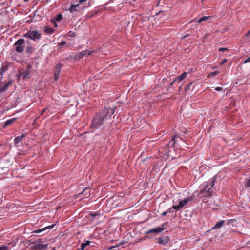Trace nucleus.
Listing matches in <instances>:
<instances>
[{"label": "nucleus", "mask_w": 250, "mask_h": 250, "mask_svg": "<svg viewBox=\"0 0 250 250\" xmlns=\"http://www.w3.org/2000/svg\"><path fill=\"white\" fill-rule=\"evenodd\" d=\"M116 111V107L105 108L97 113L93 117L91 122V128L98 129L101 127L108 119L111 120V116Z\"/></svg>", "instance_id": "f257e3e1"}, {"label": "nucleus", "mask_w": 250, "mask_h": 250, "mask_svg": "<svg viewBox=\"0 0 250 250\" xmlns=\"http://www.w3.org/2000/svg\"><path fill=\"white\" fill-rule=\"evenodd\" d=\"M216 179V175L213 176V178L209 179L208 181L203 183L201 186V192L207 196H210L213 192L212 187L214 185Z\"/></svg>", "instance_id": "f03ea898"}, {"label": "nucleus", "mask_w": 250, "mask_h": 250, "mask_svg": "<svg viewBox=\"0 0 250 250\" xmlns=\"http://www.w3.org/2000/svg\"><path fill=\"white\" fill-rule=\"evenodd\" d=\"M23 36L35 42H38L41 39L42 34L37 30H30L26 33Z\"/></svg>", "instance_id": "7ed1b4c3"}, {"label": "nucleus", "mask_w": 250, "mask_h": 250, "mask_svg": "<svg viewBox=\"0 0 250 250\" xmlns=\"http://www.w3.org/2000/svg\"><path fill=\"white\" fill-rule=\"evenodd\" d=\"M192 200L193 197L192 196L188 197L180 201L178 205H173L172 208L175 210H179Z\"/></svg>", "instance_id": "20e7f679"}, {"label": "nucleus", "mask_w": 250, "mask_h": 250, "mask_svg": "<svg viewBox=\"0 0 250 250\" xmlns=\"http://www.w3.org/2000/svg\"><path fill=\"white\" fill-rule=\"evenodd\" d=\"M24 43L25 40L23 39L18 40L14 44L15 51L18 53H22L24 49Z\"/></svg>", "instance_id": "39448f33"}, {"label": "nucleus", "mask_w": 250, "mask_h": 250, "mask_svg": "<svg viewBox=\"0 0 250 250\" xmlns=\"http://www.w3.org/2000/svg\"><path fill=\"white\" fill-rule=\"evenodd\" d=\"M182 140V138L178 135H174L172 136L171 141L167 144V147H172L176 143Z\"/></svg>", "instance_id": "423d86ee"}, {"label": "nucleus", "mask_w": 250, "mask_h": 250, "mask_svg": "<svg viewBox=\"0 0 250 250\" xmlns=\"http://www.w3.org/2000/svg\"><path fill=\"white\" fill-rule=\"evenodd\" d=\"M169 241V237L167 236L160 237L158 238L159 244L165 246Z\"/></svg>", "instance_id": "0eeeda50"}, {"label": "nucleus", "mask_w": 250, "mask_h": 250, "mask_svg": "<svg viewBox=\"0 0 250 250\" xmlns=\"http://www.w3.org/2000/svg\"><path fill=\"white\" fill-rule=\"evenodd\" d=\"M32 67L30 65H28L26 67V69L22 72L21 75L23 78H29L30 74L32 73Z\"/></svg>", "instance_id": "6e6552de"}, {"label": "nucleus", "mask_w": 250, "mask_h": 250, "mask_svg": "<svg viewBox=\"0 0 250 250\" xmlns=\"http://www.w3.org/2000/svg\"><path fill=\"white\" fill-rule=\"evenodd\" d=\"M83 9V7L81 6L79 4L75 5H72L69 8V11L71 13H73L74 12H80Z\"/></svg>", "instance_id": "1a4fd4ad"}, {"label": "nucleus", "mask_w": 250, "mask_h": 250, "mask_svg": "<svg viewBox=\"0 0 250 250\" xmlns=\"http://www.w3.org/2000/svg\"><path fill=\"white\" fill-rule=\"evenodd\" d=\"M92 52L91 51H88V50L83 51L77 55V56L76 57V58L80 59L82 58V57H84V56L91 55L92 54Z\"/></svg>", "instance_id": "9d476101"}, {"label": "nucleus", "mask_w": 250, "mask_h": 250, "mask_svg": "<svg viewBox=\"0 0 250 250\" xmlns=\"http://www.w3.org/2000/svg\"><path fill=\"white\" fill-rule=\"evenodd\" d=\"M8 70V66L7 65H1L0 70V81H1L3 76V74L5 72Z\"/></svg>", "instance_id": "9b49d317"}, {"label": "nucleus", "mask_w": 250, "mask_h": 250, "mask_svg": "<svg viewBox=\"0 0 250 250\" xmlns=\"http://www.w3.org/2000/svg\"><path fill=\"white\" fill-rule=\"evenodd\" d=\"M13 83V80H10L8 83H5L3 86H1L0 83V92H4L6 91L8 87L12 84Z\"/></svg>", "instance_id": "f8f14e48"}, {"label": "nucleus", "mask_w": 250, "mask_h": 250, "mask_svg": "<svg viewBox=\"0 0 250 250\" xmlns=\"http://www.w3.org/2000/svg\"><path fill=\"white\" fill-rule=\"evenodd\" d=\"M56 224H52V225H49V226H48L45 228H43L42 229H37L36 230H34L33 232V233H41L48 229H52L54 227V226H55Z\"/></svg>", "instance_id": "ddd939ff"}, {"label": "nucleus", "mask_w": 250, "mask_h": 250, "mask_svg": "<svg viewBox=\"0 0 250 250\" xmlns=\"http://www.w3.org/2000/svg\"><path fill=\"white\" fill-rule=\"evenodd\" d=\"M162 229L161 228H158V227L152 229H149V230L147 231L146 232V234H148L152 233H155L156 234H158L160 232L162 231Z\"/></svg>", "instance_id": "4468645a"}, {"label": "nucleus", "mask_w": 250, "mask_h": 250, "mask_svg": "<svg viewBox=\"0 0 250 250\" xmlns=\"http://www.w3.org/2000/svg\"><path fill=\"white\" fill-rule=\"evenodd\" d=\"M47 244H37L35 245V248L39 250H45L47 248Z\"/></svg>", "instance_id": "2eb2a0df"}, {"label": "nucleus", "mask_w": 250, "mask_h": 250, "mask_svg": "<svg viewBox=\"0 0 250 250\" xmlns=\"http://www.w3.org/2000/svg\"><path fill=\"white\" fill-rule=\"evenodd\" d=\"M187 75V73L185 72L183 73L181 75L176 77L175 79V82H177V83H178L180 81L185 79Z\"/></svg>", "instance_id": "dca6fc26"}, {"label": "nucleus", "mask_w": 250, "mask_h": 250, "mask_svg": "<svg viewBox=\"0 0 250 250\" xmlns=\"http://www.w3.org/2000/svg\"><path fill=\"white\" fill-rule=\"evenodd\" d=\"M225 221L221 220L218 222L212 228V229H216L221 228L224 224Z\"/></svg>", "instance_id": "f3484780"}, {"label": "nucleus", "mask_w": 250, "mask_h": 250, "mask_svg": "<svg viewBox=\"0 0 250 250\" xmlns=\"http://www.w3.org/2000/svg\"><path fill=\"white\" fill-rule=\"evenodd\" d=\"M44 31L45 33L48 34H51L54 32L53 29L49 26H45L44 29Z\"/></svg>", "instance_id": "a211bd4d"}, {"label": "nucleus", "mask_w": 250, "mask_h": 250, "mask_svg": "<svg viewBox=\"0 0 250 250\" xmlns=\"http://www.w3.org/2000/svg\"><path fill=\"white\" fill-rule=\"evenodd\" d=\"M16 120V118H12V119L7 120L5 122V123L3 125V127H6V126H7L9 125H10L11 124L13 123Z\"/></svg>", "instance_id": "6ab92c4d"}, {"label": "nucleus", "mask_w": 250, "mask_h": 250, "mask_svg": "<svg viewBox=\"0 0 250 250\" xmlns=\"http://www.w3.org/2000/svg\"><path fill=\"white\" fill-rule=\"evenodd\" d=\"M62 66V64L58 63L56 65V67L55 68L54 72L60 74L61 67Z\"/></svg>", "instance_id": "aec40b11"}, {"label": "nucleus", "mask_w": 250, "mask_h": 250, "mask_svg": "<svg viewBox=\"0 0 250 250\" xmlns=\"http://www.w3.org/2000/svg\"><path fill=\"white\" fill-rule=\"evenodd\" d=\"M90 243V242L89 241H86L81 245V249L83 250L84 248L88 245H89Z\"/></svg>", "instance_id": "412c9836"}, {"label": "nucleus", "mask_w": 250, "mask_h": 250, "mask_svg": "<svg viewBox=\"0 0 250 250\" xmlns=\"http://www.w3.org/2000/svg\"><path fill=\"white\" fill-rule=\"evenodd\" d=\"M194 83V82H192L190 83H189L188 85H187L185 89V91L187 92L190 91L191 89V86H192Z\"/></svg>", "instance_id": "4be33fe9"}, {"label": "nucleus", "mask_w": 250, "mask_h": 250, "mask_svg": "<svg viewBox=\"0 0 250 250\" xmlns=\"http://www.w3.org/2000/svg\"><path fill=\"white\" fill-rule=\"evenodd\" d=\"M62 18V15L61 14H59L56 17L54 18V19H53L52 20H55V21L57 22L60 21Z\"/></svg>", "instance_id": "5701e85b"}, {"label": "nucleus", "mask_w": 250, "mask_h": 250, "mask_svg": "<svg viewBox=\"0 0 250 250\" xmlns=\"http://www.w3.org/2000/svg\"><path fill=\"white\" fill-rule=\"evenodd\" d=\"M21 139L19 137V136H17L14 139V144L15 145H18L21 141Z\"/></svg>", "instance_id": "b1692460"}, {"label": "nucleus", "mask_w": 250, "mask_h": 250, "mask_svg": "<svg viewBox=\"0 0 250 250\" xmlns=\"http://www.w3.org/2000/svg\"><path fill=\"white\" fill-rule=\"evenodd\" d=\"M208 17H207V16H203V17H202L201 18H200L198 21V23H201L202 22H203V21L207 20L208 19Z\"/></svg>", "instance_id": "393cba45"}, {"label": "nucleus", "mask_w": 250, "mask_h": 250, "mask_svg": "<svg viewBox=\"0 0 250 250\" xmlns=\"http://www.w3.org/2000/svg\"><path fill=\"white\" fill-rule=\"evenodd\" d=\"M245 185L247 187H250V176L246 179Z\"/></svg>", "instance_id": "a878e982"}, {"label": "nucleus", "mask_w": 250, "mask_h": 250, "mask_svg": "<svg viewBox=\"0 0 250 250\" xmlns=\"http://www.w3.org/2000/svg\"><path fill=\"white\" fill-rule=\"evenodd\" d=\"M90 215L91 217H92L93 218H96L97 216H99L100 213L99 212L97 211L95 212L90 213Z\"/></svg>", "instance_id": "bb28decb"}, {"label": "nucleus", "mask_w": 250, "mask_h": 250, "mask_svg": "<svg viewBox=\"0 0 250 250\" xmlns=\"http://www.w3.org/2000/svg\"><path fill=\"white\" fill-rule=\"evenodd\" d=\"M167 225V223H163L160 227H158V228L163 229H162V231H163V230L166 229L165 226H166Z\"/></svg>", "instance_id": "cd10ccee"}, {"label": "nucleus", "mask_w": 250, "mask_h": 250, "mask_svg": "<svg viewBox=\"0 0 250 250\" xmlns=\"http://www.w3.org/2000/svg\"><path fill=\"white\" fill-rule=\"evenodd\" d=\"M65 44H66V42L63 41H62L61 42H60L58 44V46H59V48H61L63 45H64Z\"/></svg>", "instance_id": "c85d7f7f"}, {"label": "nucleus", "mask_w": 250, "mask_h": 250, "mask_svg": "<svg viewBox=\"0 0 250 250\" xmlns=\"http://www.w3.org/2000/svg\"><path fill=\"white\" fill-rule=\"evenodd\" d=\"M67 35L69 37H75L76 36V34L75 33H74L72 31H70L67 34Z\"/></svg>", "instance_id": "c756f323"}, {"label": "nucleus", "mask_w": 250, "mask_h": 250, "mask_svg": "<svg viewBox=\"0 0 250 250\" xmlns=\"http://www.w3.org/2000/svg\"><path fill=\"white\" fill-rule=\"evenodd\" d=\"M218 74V72H212L209 73L208 77L211 76V77H214L216 76Z\"/></svg>", "instance_id": "7c9ffc66"}, {"label": "nucleus", "mask_w": 250, "mask_h": 250, "mask_svg": "<svg viewBox=\"0 0 250 250\" xmlns=\"http://www.w3.org/2000/svg\"><path fill=\"white\" fill-rule=\"evenodd\" d=\"M8 247L6 246H0V250H8Z\"/></svg>", "instance_id": "2f4dec72"}, {"label": "nucleus", "mask_w": 250, "mask_h": 250, "mask_svg": "<svg viewBox=\"0 0 250 250\" xmlns=\"http://www.w3.org/2000/svg\"><path fill=\"white\" fill-rule=\"evenodd\" d=\"M59 73L54 72V79L55 81H57L59 79Z\"/></svg>", "instance_id": "473e14b6"}, {"label": "nucleus", "mask_w": 250, "mask_h": 250, "mask_svg": "<svg viewBox=\"0 0 250 250\" xmlns=\"http://www.w3.org/2000/svg\"><path fill=\"white\" fill-rule=\"evenodd\" d=\"M50 21H51L53 24H54V26H55V27H57V23H56V22H57V21H55V20H52V19H51V20H50Z\"/></svg>", "instance_id": "72a5a7b5"}, {"label": "nucleus", "mask_w": 250, "mask_h": 250, "mask_svg": "<svg viewBox=\"0 0 250 250\" xmlns=\"http://www.w3.org/2000/svg\"><path fill=\"white\" fill-rule=\"evenodd\" d=\"M227 50H228V48L225 47H220L218 49V51L220 52L224 51Z\"/></svg>", "instance_id": "f704fd0d"}, {"label": "nucleus", "mask_w": 250, "mask_h": 250, "mask_svg": "<svg viewBox=\"0 0 250 250\" xmlns=\"http://www.w3.org/2000/svg\"><path fill=\"white\" fill-rule=\"evenodd\" d=\"M173 208L172 207V208H169L167 211V212L168 213H171L172 212H173Z\"/></svg>", "instance_id": "c9c22d12"}, {"label": "nucleus", "mask_w": 250, "mask_h": 250, "mask_svg": "<svg viewBox=\"0 0 250 250\" xmlns=\"http://www.w3.org/2000/svg\"><path fill=\"white\" fill-rule=\"evenodd\" d=\"M87 0H79V3L80 5L83 4L84 2H86Z\"/></svg>", "instance_id": "e433bc0d"}, {"label": "nucleus", "mask_w": 250, "mask_h": 250, "mask_svg": "<svg viewBox=\"0 0 250 250\" xmlns=\"http://www.w3.org/2000/svg\"><path fill=\"white\" fill-rule=\"evenodd\" d=\"M250 62V57L245 60L244 62V63H247Z\"/></svg>", "instance_id": "4c0bfd02"}, {"label": "nucleus", "mask_w": 250, "mask_h": 250, "mask_svg": "<svg viewBox=\"0 0 250 250\" xmlns=\"http://www.w3.org/2000/svg\"><path fill=\"white\" fill-rule=\"evenodd\" d=\"M222 89V88L220 87H217L215 88V90L217 91H221Z\"/></svg>", "instance_id": "58836bf2"}, {"label": "nucleus", "mask_w": 250, "mask_h": 250, "mask_svg": "<svg viewBox=\"0 0 250 250\" xmlns=\"http://www.w3.org/2000/svg\"><path fill=\"white\" fill-rule=\"evenodd\" d=\"M26 136V134H22L21 136H19V137L22 140L23 138H24Z\"/></svg>", "instance_id": "ea45409f"}, {"label": "nucleus", "mask_w": 250, "mask_h": 250, "mask_svg": "<svg viewBox=\"0 0 250 250\" xmlns=\"http://www.w3.org/2000/svg\"><path fill=\"white\" fill-rule=\"evenodd\" d=\"M228 61V60L226 59H225L223 60L222 62H221V64H223L224 63Z\"/></svg>", "instance_id": "a19ab883"}, {"label": "nucleus", "mask_w": 250, "mask_h": 250, "mask_svg": "<svg viewBox=\"0 0 250 250\" xmlns=\"http://www.w3.org/2000/svg\"><path fill=\"white\" fill-rule=\"evenodd\" d=\"M167 213H168L167 212V211H165V212H164L163 213H162V215L163 216H165V215H166V214H167Z\"/></svg>", "instance_id": "79ce46f5"}, {"label": "nucleus", "mask_w": 250, "mask_h": 250, "mask_svg": "<svg viewBox=\"0 0 250 250\" xmlns=\"http://www.w3.org/2000/svg\"><path fill=\"white\" fill-rule=\"evenodd\" d=\"M30 49H31V47H27V48H26L27 52H29Z\"/></svg>", "instance_id": "37998d69"}, {"label": "nucleus", "mask_w": 250, "mask_h": 250, "mask_svg": "<svg viewBox=\"0 0 250 250\" xmlns=\"http://www.w3.org/2000/svg\"><path fill=\"white\" fill-rule=\"evenodd\" d=\"M174 83H177V82H175V80L170 83V85H172Z\"/></svg>", "instance_id": "c03bdc74"}, {"label": "nucleus", "mask_w": 250, "mask_h": 250, "mask_svg": "<svg viewBox=\"0 0 250 250\" xmlns=\"http://www.w3.org/2000/svg\"><path fill=\"white\" fill-rule=\"evenodd\" d=\"M89 4H90V2H88V4H86H86H85V5H84V7H87L88 6H89Z\"/></svg>", "instance_id": "a18cd8bd"}, {"label": "nucleus", "mask_w": 250, "mask_h": 250, "mask_svg": "<svg viewBox=\"0 0 250 250\" xmlns=\"http://www.w3.org/2000/svg\"><path fill=\"white\" fill-rule=\"evenodd\" d=\"M250 35V30L248 32L247 34V36H249Z\"/></svg>", "instance_id": "49530a36"}, {"label": "nucleus", "mask_w": 250, "mask_h": 250, "mask_svg": "<svg viewBox=\"0 0 250 250\" xmlns=\"http://www.w3.org/2000/svg\"><path fill=\"white\" fill-rule=\"evenodd\" d=\"M46 109H43L42 112V114L45 111H46Z\"/></svg>", "instance_id": "de8ad7c7"}, {"label": "nucleus", "mask_w": 250, "mask_h": 250, "mask_svg": "<svg viewBox=\"0 0 250 250\" xmlns=\"http://www.w3.org/2000/svg\"><path fill=\"white\" fill-rule=\"evenodd\" d=\"M1 203H2L1 201H0V205H1Z\"/></svg>", "instance_id": "09e8293b"}, {"label": "nucleus", "mask_w": 250, "mask_h": 250, "mask_svg": "<svg viewBox=\"0 0 250 250\" xmlns=\"http://www.w3.org/2000/svg\"><path fill=\"white\" fill-rule=\"evenodd\" d=\"M24 1H27L28 0H24Z\"/></svg>", "instance_id": "8fccbe9b"}, {"label": "nucleus", "mask_w": 250, "mask_h": 250, "mask_svg": "<svg viewBox=\"0 0 250 250\" xmlns=\"http://www.w3.org/2000/svg\"><path fill=\"white\" fill-rule=\"evenodd\" d=\"M86 190H87V189H86V188H85V189H84V191H86Z\"/></svg>", "instance_id": "3c124183"}, {"label": "nucleus", "mask_w": 250, "mask_h": 250, "mask_svg": "<svg viewBox=\"0 0 250 250\" xmlns=\"http://www.w3.org/2000/svg\"><path fill=\"white\" fill-rule=\"evenodd\" d=\"M202 1H203V0H201Z\"/></svg>", "instance_id": "603ef678"}]
</instances>
